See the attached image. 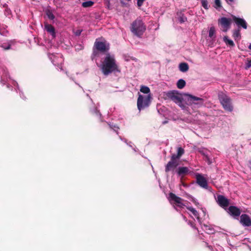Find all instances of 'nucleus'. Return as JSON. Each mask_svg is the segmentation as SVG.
<instances>
[{
  "label": "nucleus",
  "instance_id": "f257e3e1",
  "mask_svg": "<svg viewBox=\"0 0 251 251\" xmlns=\"http://www.w3.org/2000/svg\"><path fill=\"white\" fill-rule=\"evenodd\" d=\"M118 70V66L116 64L114 56L111 55L109 53H107L101 65L102 73L104 75H108Z\"/></svg>",
  "mask_w": 251,
  "mask_h": 251
},
{
  "label": "nucleus",
  "instance_id": "f03ea898",
  "mask_svg": "<svg viewBox=\"0 0 251 251\" xmlns=\"http://www.w3.org/2000/svg\"><path fill=\"white\" fill-rule=\"evenodd\" d=\"M146 29V25L143 21L136 19L131 24V31L136 36L141 37Z\"/></svg>",
  "mask_w": 251,
  "mask_h": 251
},
{
  "label": "nucleus",
  "instance_id": "7ed1b4c3",
  "mask_svg": "<svg viewBox=\"0 0 251 251\" xmlns=\"http://www.w3.org/2000/svg\"><path fill=\"white\" fill-rule=\"evenodd\" d=\"M218 99L225 110L228 112L233 111V106L230 97L223 92H221L218 94Z\"/></svg>",
  "mask_w": 251,
  "mask_h": 251
},
{
  "label": "nucleus",
  "instance_id": "20e7f679",
  "mask_svg": "<svg viewBox=\"0 0 251 251\" xmlns=\"http://www.w3.org/2000/svg\"><path fill=\"white\" fill-rule=\"evenodd\" d=\"M184 94H180L176 91H171L166 94V96L169 99L174 101L180 107L184 109L185 107V105L182 103V101L183 100L182 96Z\"/></svg>",
  "mask_w": 251,
  "mask_h": 251
},
{
  "label": "nucleus",
  "instance_id": "39448f33",
  "mask_svg": "<svg viewBox=\"0 0 251 251\" xmlns=\"http://www.w3.org/2000/svg\"><path fill=\"white\" fill-rule=\"evenodd\" d=\"M151 96H142L139 95L137 102V108L139 111L149 106L151 102Z\"/></svg>",
  "mask_w": 251,
  "mask_h": 251
},
{
  "label": "nucleus",
  "instance_id": "423d86ee",
  "mask_svg": "<svg viewBox=\"0 0 251 251\" xmlns=\"http://www.w3.org/2000/svg\"><path fill=\"white\" fill-rule=\"evenodd\" d=\"M179 165V161L171 156L170 160L165 166V171L166 173L169 172H174Z\"/></svg>",
  "mask_w": 251,
  "mask_h": 251
},
{
  "label": "nucleus",
  "instance_id": "0eeeda50",
  "mask_svg": "<svg viewBox=\"0 0 251 251\" xmlns=\"http://www.w3.org/2000/svg\"><path fill=\"white\" fill-rule=\"evenodd\" d=\"M184 96L187 97L186 103L188 105H192L194 104L199 105H201L203 103L204 100L202 98H199L188 94H184Z\"/></svg>",
  "mask_w": 251,
  "mask_h": 251
},
{
  "label": "nucleus",
  "instance_id": "6e6552de",
  "mask_svg": "<svg viewBox=\"0 0 251 251\" xmlns=\"http://www.w3.org/2000/svg\"><path fill=\"white\" fill-rule=\"evenodd\" d=\"M218 23L222 26V30L224 32H227L230 28L231 19L226 17H222L218 20Z\"/></svg>",
  "mask_w": 251,
  "mask_h": 251
},
{
  "label": "nucleus",
  "instance_id": "1a4fd4ad",
  "mask_svg": "<svg viewBox=\"0 0 251 251\" xmlns=\"http://www.w3.org/2000/svg\"><path fill=\"white\" fill-rule=\"evenodd\" d=\"M169 200L170 201H173L174 203L179 207H183L184 205L182 203L183 201L181 198L176 196L173 193H170L169 194Z\"/></svg>",
  "mask_w": 251,
  "mask_h": 251
},
{
  "label": "nucleus",
  "instance_id": "9d476101",
  "mask_svg": "<svg viewBox=\"0 0 251 251\" xmlns=\"http://www.w3.org/2000/svg\"><path fill=\"white\" fill-rule=\"evenodd\" d=\"M94 47L98 51H100L101 52H105L109 49L108 45H106L105 43L100 41H96L94 44Z\"/></svg>",
  "mask_w": 251,
  "mask_h": 251
},
{
  "label": "nucleus",
  "instance_id": "9b49d317",
  "mask_svg": "<svg viewBox=\"0 0 251 251\" xmlns=\"http://www.w3.org/2000/svg\"><path fill=\"white\" fill-rule=\"evenodd\" d=\"M196 178L197 183L200 186L204 189H207L208 183L205 177H204L201 175L198 174L196 175Z\"/></svg>",
  "mask_w": 251,
  "mask_h": 251
},
{
  "label": "nucleus",
  "instance_id": "f8f14e48",
  "mask_svg": "<svg viewBox=\"0 0 251 251\" xmlns=\"http://www.w3.org/2000/svg\"><path fill=\"white\" fill-rule=\"evenodd\" d=\"M232 20L239 27H242L244 29L247 28V24L243 19L238 18L235 16H232Z\"/></svg>",
  "mask_w": 251,
  "mask_h": 251
},
{
  "label": "nucleus",
  "instance_id": "ddd939ff",
  "mask_svg": "<svg viewBox=\"0 0 251 251\" xmlns=\"http://www.w3.org/2000/svg\"><path fill=\"white\" fill-rule=\"evenodd\" d=\"M240 221L242 225L245 226H251V219L247 214H244L241 215Z\"/></svg>",
  "mask_w": 251,
  "mask_h": 251
},
{
  "label": "nucleus",
  "instance_id": "4468645a",
  "mask_svg": "<svg viewBox=\"0 0 251 251\" xmlns=\"http://www.w3.org/2000/svg\"><path fill=\"white\" fill-rule=\"evenodd\" d=\"M218 202L219 205L222 207H227L229 205V200L223 195H219L217 197Z\"/></svg>",
  "mask_w": 251,
  "mask_h": 251
},
{
  "label": "nucleus",
  "instance_id": "2eb2a0df",
  "mask_svg": "<svg viewBox=\"0 0 251 251\" xmlns=\"http://www.w3.org/2000/svg\"><path fill=\"white\" fill-rule=\"evenodd\" d=\"M228 209L229 214L233 217H238L241 212V210L235 206H230Z\"/></svg>",
  "mask_w": 251,
  "mask_h": 251
},
{
  "label": "nucleus",
  "instance_id": "dca6fc26",
  "mask_svg": "<svg viewBox=\"0 0 251 251\" xmlns=\"http://www.w3.org/2000/svg\"><path fill=\"white\" fill-rule=\"evenodd\" d=\"M189 170L186 167H181L177 168L176 172L179 176H184L189 173Z\"/></svg>",
  "mask_w": 251,
  "mask_h": 251
},
{
  "label": "nucleus",
  "instance_id": "f3484780",
  "mask_svg": "<svg viewBox=\"0 0 251 251\" xmlns=\"http://www.w3.org/2000/svg\"><path fill=\"white\" fill-rule=\"evenodd\" d=\"M184 149L181 147H179L177 148V154H173L172 156L179 161L180 157L184 154Z\"/></svg>",
  "mask_w": 251,
  "mask_h": 251
},
{
  "label": "nucleus",
  "instance_id": "a211bd4d",
  "mask_svg": "<svg viewBox=\"0 0 251 251\" xmlns=\"http://www.w3.org/2000/svg\"><path fill=\"white\" fill-rule=\"evenodd\" d=\"M45 27L48 32L50 33L53 37H55V28L52 25L50 24L45 25Z\"/></svg>",
  "mask_w": 251,
  "mask_h": 251
},
{
  "label": "nucleus",
  "instance_id": "6ab92c4d",
  "mask_svg": "<svg viewBox=\"0 0 251 251\" xmlns=\"http://www.w3.org/2000/svg\"><path fill=\"white\" fill-rule=\"evenodd\" d=\"M232 37L235 41L237 42L240 40L241 38L240 29H235L233 31Z\"/></svg>",
  "mask_w": 251,
  "mask_h": 251
},
{
  "label": "nucleus",
  "instance_id": "aec40b11",
  "mask_svg": "<svg viewBox=\"0 0 251 251\" xmlns=\"http://www.w3.org/2000/svg\"><path fill=\"white\" fill-rule=\"evenodd\" d=\"M179 70L182 72H186L189 70V66L186 63H181L179 65Z\"/></svg>",
  "mask_w": 251,
  "mask_h": 251
},
{
  "label": "nucleus",
  "instance_id": "412c9836",
  "mask_svg": "<svg viewBox=\"0 0 251 251\" xmlns=\"http://www.w3.org/2000/svg\"><path fill=\"white\" fill-rule=\"evenodd\" d=\"M223 40L225 42V43L226 44V45H229V46L232 47L235 46V44H234V42H233V41L229 39L228 38V36H224V37L223 38Z\"/></svg>",
  "mask_w": 251,
  "mask_h": 251
},
{
  "label": "nucleus",
  "instance_id": "4be33fe9",
  "mask_svg": "<svg viewBox=\"0 0 251 251\" xmlns=\"http://www.w3.org/2000/svg\"><path fill=\"white\" fill-rule=\"evenodd\" d=\"M90 112H91V113L92 114L96 115L100 119V118L101 114L98 110V109H97V108L96 107L93 106L92 109L90 110Z\"/></svg>",
  "mask_w": 251,
  "mask_h": 251
},
{
  "label": "nucleus",
  "instance_id": "5701e85b",
  "mask_svg": "<svg viewBox=\"0 0 251 251\" xmlns=\"http://www.w3.org/2000/svg\"><path fill=\"white\" fill-rule=\"evenodd\" d=\"M186 85V82L185 80L182 79H180L178 80L177 82V87L179 89L183 88Z\"/></svg>",
  "mask_w": 251,
  "mask_h": 251
},
{
  "label": "nucleus",
  "instance_id": "b1692460",
  "mask_svg": "<svg viewBox=\"0 0 251 251\" xmlns=\"http://www.w3.org/2000/svg\"><path fill=\"white\" fill-rule=\"evenodd\" d=\"M94 4V2L92 1H86L82 2V6L84 8H88L92 6Z\"/></svg>",
  "mask_w": 251,
  "mask_h": 251
},
{
  "label": "nucleus",
  "instance_id": "393cba45",
  "mask_svg": "<svg viewBox=\"0 0 251 251\" xmlns=\"http://www.w3.org/2000/svg\"><path fill=\"white\" fill-rule=\"evenodd\" d=\"M187 209L190 211L195 216L197 217V218H199V213L194 208L192 207H187Z\"/></svg>",
  "mask_w": 251,
  "mask_h": 251
},
{
  "label": "nucleus",
  "instance_id": "a878e982",
  "mask_svg": "<svg viewBox=\"0 0 251 251\" xmlns=\"http://www.w3.org/2000/svg\"><path fill=\"white\" fill-rule=\"evenodd\" d=\"M140 90L142 93L144 94H148L150 92V88L146 86H142Z\"/></svg>",
  "mask_w": 251,
  "mask_h": 251
},
{
  "label": "nucleus",
  "instance_id": "bb28decb",
  "mask_svg": "<svg viewBox=\"0 0 251 251\" xmlns=\"http://www.w3.org/2000/svg\"><path fill=\"white\" fill-rule=\"evenodd\" d=\"M46 15H47L49 19L53 20L55 18V17L54 15L53 14L52 12L50 10H48L46 11Z\"/></svg>",
  "mask_w": 251,
  "mask_h": 251
},
{
  "label": "nucleus",
  "instance_id": "cd10ccee",
  "mask_svg": "<svg viewBox=\"0 0 251 251\" xmlns=\"http://www.w3.org/2000/svg\"><path fill=\"white\" fill-rule=\"evenodd\" d=\"M215 33V29L214 26H212L210 28L209 30V37L213 38Z\"/></svg>",
  "mask_w": 251,
  "mask_h": 251
},
{
  "label": "nucleus",
  "instance_id": "c85d7f7f",
  "mask_svg": "<svg viewBox=\"0 0 251 251\" xmlns=\"http://www.w3.org/2000/svg\"><path fill=\"white\" fill-rule=\"evenodd\" d=\"M201 5L205 9H208V3L206 0H201Z\"/></svg>",
  "mask_w": 251,
  "mask_h": 251
},
{
  "label": "nucleus",
  "instance_id": "c756f323",
  "mask_svg": "<svg viewBox=\"0 0 251 251\" xmlns=\"http://www.w3.org/2000/svg\"><path fill=\"white\" fill-rule=\"evenodd\" d=\"M215 6L214 7L216 9L220 8L222 6L220 0H215Z\"/></svg>",
  "mask_w": 251,
  "mask_h": 251
},
{
  "label": "nucleus",
  "instance_id": "7c9ffc66",
  "mask_svg": "<svg viewBox=\"0 0 251 251\" xmlns=\"http://www.w3.org/2000/svg\"><path fill=\"white\" fill-rule=\"evenodd\" d=\"M188 224L189 225H190L193 228H194L195 229H197V228L196 226V224H195V223L194 222L191 221H189L188 222Z\"/></svg>",
  "mask_w": 251,
  "mask_h": 251
},
{
  "label": "nucleus",
  "instance_id": "2f4dec72",
  "mask_svg": "<svg viewBox=\"0 0 251 251\" xmlns=\"http://www.w3.org/2000/svg\"><path fill=\"white\" fill-rule=\"evenodd\" d=\"M0 47L3 49L4 50H8L11 49V45L10 44H8L7 46H5L4 44H2L0 46Z\"/></svg>",
  "mask_w": 251,
  "mask_h": 251
},
{
  "label": "nucleus",
  "instance_id": "473e14b6",
  "mask_svg": "<svg viewBox=\"0 0 251 251\" xmlns=\"http://www.w3.org/2000/svg\"><path fill=\"white\" fill-rule=\"evenodd\" d=\"M137 0V4L138 7H141L143 5L144 2L145 1V0Z\"/></svg>",
  "mask_w": 251,
  "mask_h": 251
},
{
  "label": "nucleus",
  "instance_id": "72a5a7b5",
  "mask_svg": "<svg viewBox=\"0 0 251 251\" xmlns=\"http://www.w3.org/2000/svg\"><path fill=\"white\" fill-rule=\"evenodd\" d=\"M179 20L181 23H182L185 22L187 20V18L186 17H181L179 18Z\"/></svg>",
  "mask_w": 251,
  "mask_h": 251
},
{
  "label": "nucleus",
  "instance_id": "f704fd0d",
  "mask_svg": "<svg viewBox=\"0 0 251 251\" xmlns=\"http://www.w3.org/2000/svg\"><path fill=\"white\" fill-rule=\"evenodd\" d=\"M251 67V60H248V62L246 63V68L249 69Z\"/></svg>",
  "mask_w": 251,
  "mask_h": 251
},
{
  "label": "nucleus",
  "instance_id": "c9c22d12",
  "mask_svg": "<svg viewBox=\"0 0 251 251\" xmlns=\"http://www.w3.org/2000/svg\"><path fill=\"white\" fill-rule=\"evenodd\" d=\"M200 152L202 155H203L204 156H205L206 157V159H208V156L206 154L205 152H204L203 151H200Z\"/></svg>",
  "mask_w": 251,
  "mask_h": 251
},
{
  "label": "nucleus",
  "instance_id": "e433bc0d",
  "mask_svg": "<svg viewBox=\"0 0 251 251\" xmlns=\"http://www.w3.org/2000/svg\"><path fill=\"white\" fill-rule=\"evenodd\" d=\"M81 33V30H77L75 32V35L76 36H79L80 35Z\"/></svg>",
  "mask_w": 251,
  "mask_h": 251
},
{
  "label": "nucleus",
  "instance_id": "4c0bfd02",
  "mask_svg": "<svg viewBox=\"0 0 251 251\" xmlns=\"http://www.w3.org/2000/svg\"><path fill=\"white\" fill-rule=\"evenodd\" d=\"M228 4H231L234 1V0H226Z\"/></svg>",
  "mask_w": 251,
  "mask_h": 251
},
{
  "label": "nucleus",
  "instance_id": "58836bf2",
  "mask_svg": "<svg viewBox=\"0 0 251 251\" xmlns=\"http://www.w3.org/2000/svg\"><path fill=\"white\" fill-rule=\"evenodd\" d=\"M192 201L196 204L197 205L199 204V202H197L194 199H193Z\"/></svg>",
  "mask_w": 251,
  "mask_h": 251
},
{
  "label": "nucleus",
  "instance_id": "ea45409f",
  "mask_svg": "<svg viewBox=\"0 0 251 251\" xmlns=\"http://www.w3.org/2000/svg\"><path fill=\"white\" fill-rule=\"evenodd\" d=\"M97 51L94 50V51H93V55L94 56H96V55H97Z\"/></svg>",
  "mask_w": 251,
  "mask_h": 251
},
{
  "label": "nucleus",
  "instance_id": "a19ab883",
  "mask_svg": "<svg viewBox=\"0 0 251 251\" xmlns=\"http://www.w3.org/2000/svg\"><path fill=\"white\" fill-rule=\"evenodd\" d=\"M249 49H250V50H251V44L249 45Z\"/></svg>",
  "mask_w": 251,
  "mask_h": 251
},
{
  "label": "nucleus",
  "instance_id": "79ce46f5",
  "mask_svg": "<svg viewBox=\"0 0 251 251\" xmlns=\"http://www.w3.org/2000/svg\"><path fill=\"white\" fill-rule=\"evenodd\" d=\"M250 164H251V161L250 162Z\"/></svg>",
  "mask_w": 251,
  "mask_h": 251
}]
</instances>
